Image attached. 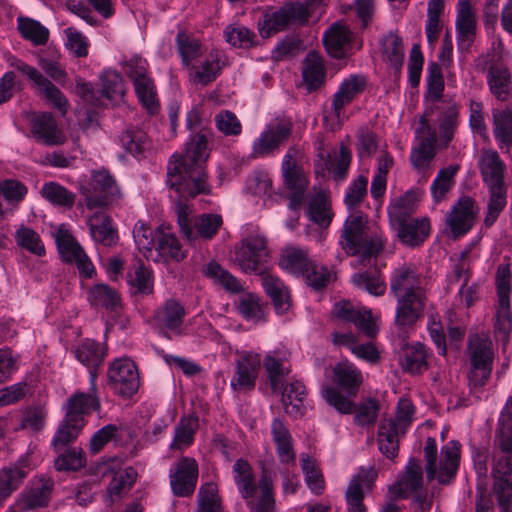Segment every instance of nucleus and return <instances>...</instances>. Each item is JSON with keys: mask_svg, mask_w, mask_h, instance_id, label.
<instances>
[{"mask_svg": "<svg viewBox=\"0 0 512 512\" xmlns=\"http://www.w3.org/2000/svg\"><path fill=\"white\" fill-rule=\"evenodd\" d=\"M321 0H308L303 3H287L277 11L265 14L262 23H259V31L263 38L285 29L289 24L305 23L311 13V7L319 5Z\"/></svg>", "mask_w": 512, "mask_h": 512, "instance_id": "9", "label": "nucleus"}, {"mask_svg": "<svg viewBox=\"0 0 512 512\" xmlns=\"http://www.w3.org/2000/svg\"><path fill=\"white\" fill-rule=\"evenodd\" d=\"M107 379L113 392L124 398L136 394L140 385L137 366L127 357L117 358L109 364Z\"/></svg>", "mask_w": 512, "mask_h": 512, "instance_id": "12", "label": "nucleus"}, {"mask_svg": "<svg viewBox=\"0 0 512 512\" xmlns=\"http://www.w3.org/2000/svg\"><path fill=\"white\" fill-rule=\"evenodd\" d=\"M123 148L133 156H139L150 147L147 134L141 129H127L120 137Z\"/></svg>", "mask_w": 512, "mask_h": 512, "instance_id": "57", "label": "nucleus"}, {"mask_svg": "<svg viewBox=\"0 0 512 512\" xmlns=\"http://www.w3.org/2000/svg\"><path fill=\"white\" fill-rule=\"evenodd\" d=\"M479 168L482 178L488 186L505 185L506 165L497 151L493 149L483 150L479 160Z\"/></svg>", "mask_w": 512, "mask_h": 512, "instance_id": "30", "label": "nucleus"}, {"mask_svg": "<svg viewBox=\"0 0 512 512\" xmlns=\"http://www.w3.org/2000/svg\"><path fill=\"white\" fill-rule=\"evenodd\" d=\"M339 244L348 255L366 260L382 251L384 240L378 229L367 225L362 214H351L344 222Z\"/></svg>", "mask_w": 512, "mask_h": 512, "instance_id": "4", "label": "nucleus"}, {"mask_svg": "<svg viewBox=\"0 0 512 512\" xmlns=\"http://www.w3.org/2000/svg\"><path fill=\"white\" fill-rule=\"evenodd\" d=\"M185 314V308L179 301L168 299L155 311L153 321L161 331H173L179 335Z\"/></svg>", "mask_w": 512, "mask_h": 512, "instance_id": "28", "label": "nucleus"}, {"mask_svg": "<svg viewBox=\"0 0 512 512\" xmlns=\"http://www.w3.org/2000/svg\"><path fill=\"white\" fill-rule=\"evenodd\" d=\"M467 353L471 363L468 378L473 387H481L489 379L494 358L493 344L487 334H474L468 338Z\"/></svg>", "mask_w": 512, "mask_h": 512, "instance_id": "7", "label": "nucleus"}, {"mask_svg": "<svg viewBox=\"0 0 512 512\" xmlns=\"http://www.w3.org/2000/svg\"><path fill=\"white\" fill-rule=\"evenodd\" d=\"M75 358L89 370V382L95 390L98 369L106 356L105 348L98 342L86 339L74 350Z\"/></svg>", "mask_w": 512, "mask_h": 512, "instance_id": "24", "label": "nucleus"}, {"mask_svg": "<svg viewBox=\"0 0 512 512\" xmlns=\"http://www.w3.org/2000/svg\"><path fill=\"white\" fill-rule=\"evenodd\" d=\"M424 486L423 469L418 460L410 459L405 471L398 480L389 487V494L394 499H405L422 490Z\"/></svg>", "mask_w": 512, "mask_h": 512, "instance_id": "22", "label": "nucleus"}, {"mask_svg": "<svg viewBox=\"0 0 512 512\" xmlns=\"http://www.w3.org/2000/svg\"><path fill=\"white\" fill-rule=\"evenodd\" d=\"M284 185L289 190V204L291 210L300 209L308 186V180L301 168L282 170Z\"/></svg>", "mask_w": 512, "mask_h": 512, "instance_id": "37", "label": "nucleus"}, {"mask_svg": "<svg viewBox=\"0 0 512 512\" xmlns=\"http://www.w3.org/2000/svg\"><path fill=\"white\" fill-rule=\"evenodd\" d=\"M31 133L36 141L47 146L62 145L66 141V136L50 113H42L32 119Z\"/></svg>", "mask_w": 512, "mask_h": 512, "instance_id": "26", "label": "nucleus"}, {"mask_svg": "<svg viewBox=\"0 0 512 512\" xmlns=\"http://www.w3.org/2000/svg\"><path fill=\"white\" fill-rule=\"evenodd\" d=\"M26 477L27 471L19 464H12L0 469V503L17 490Z\"/></svg>", "mask_w": 512, "mask_h": 512, "instance_id": "45", "label": "nucleus"}, {"mask_svg": "<svg viewBox=\"0 0 512 512\" xmlns=\"http://www.w3.org/2000/svg\"><path fill=\"white\" fill-rule=\"evenodd\" d=\"M332 314L338 319L353 323L367 337L377 334V327L370 310L354 306L350 301H339L334 304Z\"/></svg>", "mask_w": 512, "mask_h": 512, "instance_id": "21", "label": "nucleus"}, {"mask_svg": "<svg viewBox=\"0 0 512 512\" xmlns=\"http://www.w3.org/2000/svg\"><path fill=\"white\" fill-rule=\"evenodd\" d=\"M497 432L501 453L512 454V401L506 403L500 415Z\"/></svg>", "mask_w": 512, "mask_h": 512, "instance_id": "55", "label": "nucleus"}, {"mask_svg": "<svg viewBox=\"0 0 512 512\" xmlns=\"http://www.w3.org/2000/svg\"><path fill=\"white\" fill-rule=\"evenodd\" d=\"M456 28L459 38L468 41L472 39L475 33V20L469 0H461L459 2Z\"/></svg>", "mask_w": 512, "mask_h": 512, "instance_id": "59", "label": "nucleus"}, {"mask_svg": "<svg viewBox=\"0 0 512 512\" xmlns=\"http://www.w3.org/2000/svg\"><path fill=\"white\" fill-rule=\"evenodd\" d=\"M493 135L499 148L508 152L512 147V107L492 111Z\"/></svg>", "mask_w": 512, "mask_h": 512, "instance_id": "40", "label": "nucleus"}, {"mask_svg": "<svg viewBox=\"0 0 512 512\" xmlns=\"http://www.w3.org/2000/svg\"><path fill=\"white\" fill-rule=\"evenodd\" d=\"M261 365L260 354L244 352L235 361V374L230 386L234 391L251 390L255 387Z\"/></svg>", "mask_w": 512, "mask_h": 512, "instance_id": "20", "label": "nucleus"}, {"mask_svg": "<svg viewBox=\"0 0 512 512\" xmlns=\"http://www.w3.org/2000/svg\"><path fill=\"white\" fill-rule=\"evenodd\" d=\"M376 478L377 472L372 466H361L353 475L345 495L350 512H366L364 494L372 489Z\"/></svg>", "mask_w": 512, "mask_h": 512, "instance_id": "18", "label": "nucleus"}, {"mask_svg": "<svg viewBox=\"0 0 512 512\" xmlns=\"http://www.w3.org/2000/svg\"><path fill=\"white\" fill-rule=\"evenodd\" d=\"M393 226L396 228L400 241L411 247L423 243L430 232V223L427 218L411 219Z\"/></svg>", "mask_w": 512, "mask_h": 512, "instance_id": "36", "label": "nucleus"}, {"mask_svg": "<svg viewBox=\"0 0 512 512\" xmlns=\"http://www.w3.org/2000/svg\"><path fill=\"white\" fill-rule=\"evenodd\" d=\"M281 403L285 410V413L293 418H300L305 413L304 400L306 398V388L304 384L295 380L287 385H283L280 390Z\"/></svg>", "mask_w": 512, "mask_h": 512, "instance_id": "31", "label": "nucleus"}, {"mask_svg": "<svg viewBox=\"0 0 512 512\" xmlns=\"http://www.w3.org/2000/svg\"><path fill=\"white\" fill-rule=\"evenodd\" d=\"M383 55L394 66L399 69L404 60V48L402 39L395 33L389 32L382 39Z\"/></svg>", "mask_w": 512, "mask_h": 512, "instance_id": "61", "label": "nucleus"}, {"mask_svg": "<svg viewBox=\"0 0 512 512\" xmlns=\"http://www.w3.org/2000/svg\"><path fill=\"white\" fill-rule=\"evenodd\" d=\"M460 448L458 441L452 440L441 449L439 471L437 472V444L433 437H428L424 447L426 459V474L429 481L437 478L442 485L450 484L456 476L460 463Z\"/></svg>", "mask_w": 512, "mask_h": 512, "instance_id": "6", "label": "nucleus"}, {"mask_svg": "<svg viewBox=\"0 0 512 512\" xmlns=\"http://www.w3.org/2000/svg\"><path fill=\"white\" fill-rule=\"evenodd\" d=\"M232 472L238 492L251 512H267L275 506L273 482L266 471L256 481L251 465L240 458L234 463Z\"/></svg>", "mask_w": 512, "mask_h": 512, "instance_id": "3", "label": "nucleus"}, {"mask_svg": "<svg viewBox=\"0 0 512 512\" xmlns=\"http://www.w3.org/2000/svg\"><path fill=\"white\" fill-rule=\"evenodd\" d=\"M89 300L93 306L114 310L120 303L116 290L105 284L93 286L89 293Z\"/></svg>", "mask_w": 512, "mask_h": 512, "instance_id": "58", "label": "nucleus"}, {"mask_svg": "<svg viewBox=\"0 0 512 512\" xmlns=\"http://www.w3.org/2000/svg\"><path fill=\"white\" fill-rule=\"evenodd\" d=\"M88 209L102 208L112 205L121 198V190L108 170L92 171L91 178L82 188Z\"/></svg>", "mask_w": 512, "mask_h": 512, "instance_id": "8", "label": "nucleus"}, {"mask_svg": "<svg viewBox=\"0 0 512 512\" xmlns=\"http://www.w3.org/2000/svg\"><path fill=\"white\" fill-rule=\"evenodd\" d=\"M100 79L102 81L103 96L114 102H118L123 98L125 87L119 73L108 70L101 75Z\"/></svg>", "mask_w": 512, "mask_h": 512, "instance_id": "63", "label": "nucleus"}, {"mask_svg": "<svg viewBox=\"0 0 512 512\" xmlns=\"http://www.w3.org/2000/svg\"><path fill=\"white\" fill-rule=\"evenodd\" d=\"M415 136L418 144L412 149L410 161L414 169L424 175L435 158L437 142L435 130L424 116L419 120Z\"/></svg>", "mask_w": 512, "mask_h": 512, "instance_id": "13", "label": "nucleus"}, {"mask_svg": "<svg viewBox=\"0 0 512 512\" xmlns=\"http://www.w3.org/2000/svg\"><path fill=\"white\" fill-rule=\"evenodd\" d=\"M225 40L234 47L251 48L257 44L256 34L240 25H229L224 30Z\"/></svg>", "mask_w": 512, "mask_h": 512, "instance_id": "62", "label": "nucleus"}, {"mask_svg": "<svg viewBox=\"0 0 512 512\" xmlns=\"http://www.w3.org/2000/svg\"><path fill=\"white\" fill-rule=\"evenodd\" d=\"M366 85V78L362 75H350L340 85L333 95L332 109L336 116H340L341 110L360 94Z\"/></svg>", "mask_w": 512, "mask_h": 512, "instance_id": "38", "label": "nucleus"}, {"mask_svg": "<svg viewBox=\"0 0 512 512\" xmlns=\"http://www.w3.org/2000/svg\"><path fill=\"white\" fill-rule=\"evenodd\" d=\"M428 358L429 353L426 347L422 343L416 342L403 351L400 364L405 372L417 375L428 369Z\"/></svg>", "mask_w": 512, "mask_h": 512, "instance_id": "43", "label": "nucleus"}, {"mask_svg": "<svg viewBox=\"0 0 512 512\" xmlns=\"http://www.w3.org/2000/svg\"><path fill=\"white\" fill-rule=\"evenodd\" d=\"M10 65L23 75H26L48 102L60 110L62 114L66 113L68 100L64 94L53 83L45 78L39 70L17 58H13L10 61Z\"/></svg>", "mask_w": 512, "mask_h": 512, "instance_id": "15", "label": "nucleus"}, {"mask_svg": "<svg viewBox=\"0 0 512 512\" xmlns=\"http://www.w3.org/2000/svg\"><path fill=\"white\" fill-rule=\"evenodd\" d=\"M475 218L474 200L463 197L446 216V223L454 237L466 234L473 226Z\"/></svg>", "mask_w": 512, "mask_h": 512, "instance_id": "25", "label": "nucleus"}, {"mask_svg": "<svg viewBox=\"0 0 512 512\" xmlns=\"http://www.w3.org/2000/svg\"><path fill=\"white\" fill-rule=\"evenodd\" d=\"M198 478V465L193 458L183 457L170 471V485L174 495L187 497L193 494Z\"/></svg>", "mask_w": 512, "mask_h": 512, "instance_id": "19", "label": "nucleus"}, {"mask_svg": "<svg viewBox=\"0 0 512 512\" xmlns=\"http://www.w3.org/2000/svg\"><path fill=\"white\" fill-rule=\"evenodd\" d=\"M271 434L280 462L286 464L294 463L296 453L293 448V438L288 427L280 418L273 419Z\"/></svg>", "mask_w": 512, "mask_h": 512, "instance_id": "32", "label": "nucleus"}, {"mask_svg": "<svg viewBox=\"0 0 512 512\" xmlns=\"http://www.w3.org/2000/svg\"><path fill=\"white\" fill-rule=\"evenodd\" d=\"M303 79L309 90L319 88L325 79V67L322 58L315 52H310L304 61Z\"/></svg>", "mask_w": 512, "mask_h": 512, "instance_id": "47", "label": "nucleus"}, {"mask_svg": "<svg viewBox=\"0 0 512 512\" xmlns=\"http://www.w3.org/2000/svg\"><path fill=\"white\" fill-rule=\"evenodd\" d=\"M421 277L412 264H402L391 272L390 294L396 299L395 324L400 328L413 326L423 315L426 295Z\"/></svg>", "mask_w": 512, "mask_h": 512, "instance_id": "2", "label": "nucleus"}, {"mask_svg": "<svg viewBox=\"0 0 512 512\" xmlns=\"http://www.w3.org/2000/svg\"><path fill=\"white\" fill-rule=\"evenodd\" d=\"M403 434L392 419L381 421L377 439L379 451L388 459H394L399 450V437Z\"/></svg>", "mask_w": 512, "mask_h": 512, "instance_id": "42", "label": "nucleus"}, {"mask_svg": "<svg viewBox=\"0 0 512 512\" xmlns=\"http://www.w3.org/2000/svg\"><path fill=\"white\" fill-rule=\"evenodd\" d=\"M287 363L286 354L279 351L268 352L263 359V366L274 392L282 389L285 377L290 373Z\"/></svg>", "mask_w": 512, "mask_h": 512, "instance_id": "33", "label": "nucleus"}, {"mask_svg": "<svg viewBox=\"0 0 512 512\" xmlns=\"http://www.w3.org/2000/svg\"><path fill=\"white\" fill-rule=\"evenodd\" d=\"M510 270L508 267H499L496 277L498 308L496 312L495 329L507 335L512 329V315L510 312Z\"/></svg>", "mask_w": 512, "mask_h": 512, "instance_id": "17", "label": "nucleus"}, {"mask_svg": "<svg viewBox=\"0 0 512 512\" xmlns=\"http://www.w3.org/2000/svg\"><path fill=\"white\" fill-rule=\"evenodd\" d=\"M307 215L312 222L322 228H327L331 224L333 213L325 192H318L310 198Z\"/></svg>", "mask_w": 512, "mask_h": 512, "instance_id": "46", "label": "nucleus"}, {"mask_svg": "<svg viewBox=\"0 0 512 512\" xmlns=\"http://www.w3.org/2000/svg\"><path fill=\"white\" fill-rule=\"evenodd\" d=\"M66 415L69 418H73L77 422L79 421L82 425L85 424L84 416L89 415L92 411L99 412L101 409V403L97 394V386L95 390L90 385L89 391L76 392L71 395L65 405Z\"/></svg>", "mask_w": 512, "mask_h": 512, "instance_id": "23", "label": "nucleus"}, {"mask_svg": "<svg viewBox=\"0 0 512 512\" xmlns=\"http://www.w3.org/2000/svg\"><path fill=\"white\" fill-rule=\"evenodd\" d=\"M55 241L63 261L75 263L80 273L85 277L92 276L94 267L91 261L81 245L67 229L60 227L56 233Z\"/></svg>", "mask_w": 512, "mask_h": 512, "instance_id": "16", "label": "nucleus"}, {"mask_svg": "<svg viewBox=\"0 0 512 512\" xmlns=\"http://www.w3.org/2000/svg\"><path fill=\"white\" fill-rule=\"evenodd\" d=\"M203 272L205 276L212 279L216 284L221 285L229 292L239 293L243 289L240 281L217 262L212 261L208 263Z\"/></svg>", "mask_w": 512, "mask_h": 512, "instance_id": "50", "label": "nucleus"}, {"mask_svg": "<svg viewBox=\"0 0 512 512\" xmlns=\"http://www.w3.org/2000/svg\"><path fill=\"white\" fill-rule=\"evenodd\" d=\"M352 32L341 22L332 24L323 35L328 54L336 59L345 58L350 49Z\"/></svg>", "mask_w": 512, "mask_h": 512, "instance_id": "29", "label": "nucleus"}, {"mask_svg": "<svg viewBox=\"0 0 512 512\" xmlns=\"http://www.w3.org/2000/svg\"><path fill=\"white\" fill-rule=\"evenodd\" d=\"M458 171V166H448L441 169L431 185V194L434 202H440L445 199L447 193L454 185V178Z\"/></svg>", "mask_w": 512, "mask_h": 512, "instance_id": "56", "label": "nucleus"}, {"mask_svg": "<svg viewBox=\"0 0 512 512\" xmlns=\"http://www.w3.org/2000/svg\"><path fill=\"white\" fill-rule=\"evenodd\" d=\"M490 191V200L488 210L484 219L486 227H491L503 211L507 203V189L505 185L488 186Z\"/></svg>", "mask_w": 512, "mask_h": 512, "instance_id": "54", "label": "nucleus"}, {"mask_svg": "<svg viewBox=\"0 0 512 512\" xmlns=\"http://www.w3.org/2000/svg\"><path fill=\"white\" fill-rule=\"evenodd\" d=\"M487 83L491 93L500 101H506L512 90L511 73L499 61H494L488 68Z\"/></svg>", "mask_w": 512, "mask_h": 512, "instance_id": "34", "label": "nucleus"}, {"mask_svg": "<svg viewBox=\"0 0 512 512\" xmlns=\"http://www.w3.org/2000/svg\"><path fill=\"white\" fill-rule=\"evenodd\" d=\"M352 282L356 287L374 296L384 295L387 289L386 283L378 271L355 273L352 276Z\"/></svg>", "mask_w": 512, "mask_h": 512, "instance_id": "52", "label": "nucleus"}, {"mask_svg": "<svg viewBox=\"0 0 512 512\" xmlns=\"http://www.w3.org/2000/svg\"><path fill=\"white\" fill-rule=\"evenodd\" d=\"M204 133L192 139L185 154L172 155L167 164L170 197L175 203L180 230L189 240L197 237L209 240L223 224L221 215L213 213L201 214L193 220L187 204L188 200L201 194H209L211 190L206 171L208 152Z\"/></svg>", "mask_w": 512, "mask_h": 512, "instance_id": "1", "label": "nucleus"}, {"mask_svg": "<svg viewBox=\"0 0 512 512\" xmlns=\"http://www.w3.org/2000/svg\"><path fill=\"white\" fill-rule=\"evenodd\" d=\"M196 512H223L217 488L213 483H207L200 487Z\"/></svg>", "mask_w": 512, "mask_h": 512, "instance_id": "64", "label": "nucleus"}, {"mask_svg": "<svg viewBox=\"0 0 512 512\" xmlns=\"http://www.w3.org/2000/svg\"><path fill=\"white\" fill-rule=\"evenodd\" d=\"M333 380L349 395H355L362 383V375L352 364L341 362L333 369Z\"/></svg>", "mask_w": 512, "mask_h": 512, "instance_id": "44", "label": "nucleus"}, {"mask_svg": "<svg viewBox=\"0 0 512 512\" xmlns=\"http://www.w3.org/2000/svg\"><path fill=\"white\" fill-rule=\"evenodd\" d=\"M261 279V285L270 297L274 308L278 314H285L291 307V296L288 287L276 275L270 273L267 269L258 275Z\"/></svg>", "mask_w": 512, "mask_h": 512, "instance_id": "27", "label": "nucleus"}, {"mask_svg": "<svg viewBox=\"0 0 512 512\" xmlns=\"http://www.w3.org/2000/svg\"><path fill=\"white\" fill-rule=\"evenodd\" d=\"M279 265L285 271L301 276L314 290L326 287L332 279L331 271L312 260L308 251L300 247H287L283 250Z\"/></svg>", "mask_w": 512, "mask_h": 512, "instance_id": "5", "label": "nucleus"}, {"mask_svg": "<svg viewBox=\"0 0 512 512\" xmlns=\"http://www.w3.org/2000/svg\"><path fill=\"white\" fill-rule=\"evenodd\" d=\"M127 278L135 293L147 295L153 291L152 273L140 261L134 265L133 272L128 273Z\"/></svg>", "mask_w": 512, "mask_h": 512, "instance_id": "60", "label": "nucleus"}, {"mask_svg": "<svg viewBox=\"0 0 512 512\" xmlns=\"http://www.w3.org/2000/svg\"><path fill=\"white\" fill-rule=\"evenodd\" d=\"M156 235L158 241L154 247L153 257H150L149 260L154 262L174 260L178 262L184 259V252L174 234L158 230Z\"/></svg>", "mask_w": 512, "mask_h": 512, "instance_id": "41", "label": "nucleus"}, {"mask_svg": "<svg viewBox=\"0 0 512 512\" xmlns=\"http://www.w3.org/2000/svg\"><path fill=\"white\" fill-rule=\"evenodd\" d=\"M90 234L95 242L104 246H112L118 240L117 230L112 225V219L104 212H95L87 221Z\"/></svg>", "mask_w": 512, "mask_h": 512, "instance_id": "35", "label": "nucleus"}, {"mask_svg": "<svg viewBox=\"0 0 512 512\" xmlns=\"http://www.w3.org/2000/svg\"><path fill=\"white\" fill-rule=\"evenodd\" d=\"M158 230L161 229L153 230L143 221H138L134 226L133 237L135 244L147 260L153 257L155 243L158 241V236L156 235Z\"/></svg>", "mask_w": 512, "mask_h": 512, "instance_id": "49", "label": "nucleus"}, {"mask_svg": "<svg viewBox=\"0 0 512 512\" xmlns=\"http://www.w3.org/2000/svg\"><path fill=\"white\" fill-rule=\"evenodd\" d=\"M55 483L44 475L33 477L19 493L13 506V512H30L49 505Z\"/></svg>", "mask_w": 512, "mask_h": 512, "instance_id": "11", "label": "nucleus"}, {"mask_svg": "<svg viewBox=\"0 0 512 512\" xmlns=\"http://www.w3.org/2000/svg\"><path fill=\"white\" fill-rule=\"evenodd\" d=\"M293 124L290 120H281L269 124L253 142L251 156L266 157L279 149L281 144L292 134Z\"/></svg>", "mask_w": 512, "mask_h": 512, "instance_id": "14", "label": "nucleus"}, {"mask_svg": "<svg viewBox=\"0 0 512 512\" xmlns=\"http://www.w3.org/2000/svg\"><path fill=\"white\" fill-rule=\"evenodd\" d=\"M268 250L262 235H248L235 246L234 261L247 274L259 275L266 270Z\"/></svg>", "mask_w": 512, "mask_h": 512, "instance_id": "10", "label": "nucleus"}, {"mask_svg": "<svg viewBox=\"0 0 512 512\" xmlns=\"http://www.w3.org/2000/svg\"><path fill=\"white\" fill-rule=\"evenodd\" d=\"M84 425L73 418L65 416L60 423L53 439L52 446L58 453L63 451L67 445L74 442L80 434Z\"/></svg>", "mask_w": 512, "mask_h": 512, "instance_id": "48", "label": "nucleus"}, {"mask_svg": "<svg viewBox=\"0 0 512 512\" xmlns=\"http://www.w3.org/2000/svg\"><path fill=\"white\" fill-rule=\"evenodd\" d=\"M18 30L22 37L35 46L45 45L49 38V30L40 22L30 18H18Z\"/></svg>", "mask_w": 512, "mask_h": 512, "instance_id": "53", "label": "nucleus"}, {"mask_svg": "<svg viewBox=\"0 0 512 512\" xmlns=\"http://www.w3.org/2000/svg\"><path fill=\"white\" fill-rule=\"evenodd\" d=\"M423 194L424 192L421 189H410L403 196L396 199L388 208L392 225L413 219L411 215L415 211V204Z\"/></svg>", "mask_w": 512, "mask_h": 512, "instance_id": "39", "label": "nucleus"}, {"mask_svg": "<svg viewBox=\"0 0 512 512\" xmlns=\"http://www.w3.org/2000/svg\"><path fill=\"white\" fill-rule=\"evenodd\" d=\"M41 196L55 206L71 208L75 194L57 182H47L41 188Z\"/></svg>", "mask_w": 512, "mask_h": 512, "instance_id": "51", "label": "nucleus"}]
</instances>
